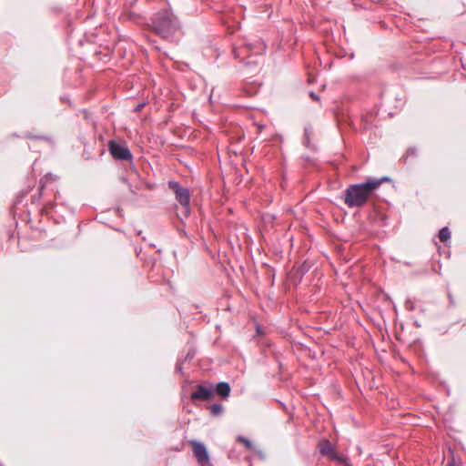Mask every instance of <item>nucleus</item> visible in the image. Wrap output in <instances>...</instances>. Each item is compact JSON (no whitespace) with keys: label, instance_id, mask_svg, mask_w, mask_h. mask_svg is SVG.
<instances>
[{"label":"nucleus","instance_id":"f257e3e1","mask_svg":"<svg viewBox=\"0 0 466 466\" xmlns=\"http://www.w3.org/2000/svg\"><path fill=\"white\" fill-rule=\"evenodd\" d=\"M153 31L163 39L177 43L182 35L177 16L170 9H161L151 18Z\"/></svg>","mask_w":466,"mask_h":466},{"label":"nucleus","instance_id":"f03ea898","mask_svg":"<svg viewBox=\"0 0 466 466\" xmlns=\"http://www.w3.org/2000/svg\"><path fill=\"white\" fill-rule=\"evenodd\" d=\"M388 177L370 178L363 183L350 185L344 192V202L349 208H360L365 205L371 193L383 182L389 181Z\"/></svg>","mask_w":466,"mask_h":466},{"label":"nucleus","instance_id":"7ed1b4c3","mask_svg":"<svg viewBox=\"0 0 466 466\" xmlns=\"http://www.w3.org/2000/svg\"><path fill=\"white\" fill-rule=\"evenodd\" d=\"M319 451L320 454L331 461L339 465L350 466V460L347 456L337 452L335 446L327 439H322L319 442Z\"/></svg>","mask_w":466,"mask_h":466},{"label":"nucleus","instance_id":"20e7f679","mask_svg":"<svg viewBox=\"0 0 466 466\" xmlns=\"http://www.w3.org/2000/svg\"><path fill=\"white\" fill-rule=\"evenodd\" d=\"M168 188L175 194L177 201L183 207L185 216L190 212V191L187 187H182L178 181H168Z\"/></svg>","mask_w":466,"mask_h":466},{"label":"nucleus","instance_id":"39448f33","mask_svg":"<svg viewBox=\"0 0 466 466\" xmlns=\"http://www.w3.org/2000/svg\"><path fill=\"white\" fill-rule=\"evenodd\" d=\"M108 150L111 156L116 160L131 161L133 158V155L129 148L115 140L109 141Z\"/></svg>","mask_w":466,"mask_h":466},{"label":"nucleus","instance_id":"423d86ee","mask_svg":"<svg viewBox=\"0 0 466 466\" xmlns=\"http://www.w3.org/2000/svg\"><path fill=\"white\" fill-rule=\"evenodd\" d=\"M189 443L198 464L206 466L209 462V454L204 443L196 440H191Z\"/></svg>","mask_w":466,"mask_h":466},{"label":"nucleus","instance_id":"0eeeda50","mask_svg":"<svg viewBox=\"0 0 466 466\" xmlns=\"http://www.w3.org/2000/svg\"><path fill=\"white\" fill-rule=\"evenodd\" d=\"M128 190L133 195V197L128 200L130 204L134 206H143L149 201V196L140 192V185H129Z\"/></svg>","mask_w":466,"mask_h":466},{"label":"nucleus","instance_id":"6e6552de","mask_svg":"<svg viewBox=\"0 0 466 466\" xmlns=\"http://www.w3.org/2000/svg\"><path fill=\"white\" fill-rule=\"evenodd\" d=\"M214 396V386L211 384L208 387L204 385H198L190 398L192 400H209Z\"/></svg>","mask_w":466,"mask_h":466},{"label":"nucleus","instance_id":"1a4fd4ad","mask_svg":"<svg viewBox=\"0 0 466 466\" xmlns=\"http://www.w3.org/2000/svg\"><path fill=\"white\" fill-rule=\"evenodd\" d=\"M231 388L228 382L220 381L214 387V393L226 400L229 397Z\"/></svg>","mask_w":466,"mask_h":466},{"label":"nucleus","instance_id":"9d476101","mask_svg":"<svg viewBox=\"0 0 466 466\" xmlns=\"http://www.w3.org/2000/svg\"><path fill=\"white\" fill-rule=\"evenodd\" d=\"M25 137L27 138H30V139L46 141L47 143H49L51 145L54 144L53 138L50 137H47V136H35V135H33L32 133L28 132L25 135Z\"/></svg>","mask_w":466,"mask_h":466},{"label":"nucleus","instance_id":"9b49d317","mask_svg":"<svg viewBox=\"0 0 466 466\" xmlns=\"http://www.w3.org/2000/svg\"><path fill=\"white\" fill-rule=\"evenodd\" d=\"M439 238L441 242H446L451 238V231L448 227H443L440 229Z\"/></svg>","mask_w":466,"mask_h":466},{"label":"nucleus","instance_id":"f8f14e48","mask_svg":"<svg viewBox=\"0 0 466 466\" xmlns=\"http://www.w3.org/2000/svg\"><path fill=\"white\" fill-rule=\"evenodd\" d=\"M237 441L238 442H241L245 445L246 449L248 450V451H256V448L255 446L253 445V443L251 442V441H249L248 439H247L246 437L244 436H238L237 438Z\"/></svg>","mask_w":466,"mask_h":466},{"label":"nucleus","instance_id":"ddd939ff","mask_svg":"<svg viewBox=\"0 0 466 466\" xmlns=\"http://www.w3.org/2000/svg\"><path fill=\"white\" fill-rule=\"evenodd\" d=\"M223 411V406L220 403H214L210 406V412L213 416H218Z\"/></svg>","mask_w":466,"mask_h":466},{"label":"nucleus","instance_id":"4468645a","mask_svg":"<svg viewBox=\"0 0 466 466\" xmlns=\"http://www.w3.org/2000/svg\"><path fill=\"white\" fill-rule=\"evenodd\" d=\"M244 65L247 66V67H252V68H255L257 69L259 66V62L257 60V59H250V60H247Z\"/></svg>","mask_w":466,"mask_h":466},{"label":"nucleus","instance_id":"2eb2a0df","mask_svg":"<svg viewBox=\"0 0 466 466\" xmlns=\"http://www.w3.org/2000/svg\"><path fill=\"white\" fill-rule=\"evenodd\" d=\"M44 187H45V184L41 181V182H40V187H39V192H38V194H37V195H34V196L32 197V202H33V203L37 202V201L41 198V197H42V191H43Z\"/></svg>","mask_w":466,"mask_h":466},{"label":"nucleus","instance_id":"dca6fc26","mask_svg":"<svg viewBox=\"0 0 466 466\" xmlns=\"http://www.w3.org/2000/svg\"><path fill=\"white\" fill-rule=\"evenodd\" d=\"M417 155V148L414 147H410L407 149V156L404 157V160L407 159L408 156H416Z\"/></svg>","mask_w":466,"mask_h":466},{"label":"nucleus","instance_id":"f3484780","mask_svg":"<svg viewBox=\"0 0 466 466\" xmlns=\"http://www.w3.org/2000/svg\"><path fill=\"white\" fill-rule=\"evenodd\" d=\"M405 307L409 310H414L415 309L414 303L410 299L405 301Z\"/></svg>","mask_w":466,"mask_h":466},{"label":"nucleus","instance_id":"a211bd4d","mask_svg":"<svg viewBox=\"0 0 466 466\" xmlns=\"http://www.w3.org/2000/svg\"><path fill=\"white\" fill-rule=\"evenodd\" d=\"M195 354H196L195 350L190 349V350L187 351V356H186L185 360H191V359H193V358H194V356H195Z\"/></svg>","mask_w":466,"mask_h":466},{"label":"nucleus","instance_id":"6ab92c4d","mask_svg":"<svg viewBox=\"0 0 466 466\" xmlns=\"http://www.w3.org/2000/svg\"><path fill=\"white\" fill-rule=\"evenodd\" d=\"M55 207V203L54 202H48L45 205V210L46 212H48L49 209H52L53 208Z\"/></svg>","mask_w":466,"mask_h":466},{"label":"nucleus","instance_id":"aec40b11","mask_svg":"<svg viewBox=\"0 0 466 466\" xmlns=\"http://www.w3.org/2000/svg\"><path fill=\"white\" fill-rule=\"evenodd\" d=\"M176 371L178 373H183V368H182V362L178 361V363L176 366Z\"/></svg>","mask_w":466,"mask_h":466},{"label":"nucleus","instance_id":"412c9836","mask_svg":"<svg viewBox=\"0 0 466 466\" xmlns=\"http://www.w3.org/2000/svg\"><path fill=\"white\" fill-rule=\"evenodd\" d=\"M309 96L315 101H319V96L313 91L309 92Z\"/></svg>","mask_w":466,"mask_h":466},{"label":"nucleus","instance_id":"4be33fe9","mask_svg":"<svg viewBox=\"0 0 466 466\" xmlns=\"http://www.w3.org/2000/svg\"><path fill=\"white\" fill-rule=\"evenodd\" d=\"M120 180H121L123 183L127 184L128 187H129V185H132L131 183H129L128 179H127L126 177H120Z\"/></svg>","mask_w":466,"mask_h":466},{"label":"nucleus","instance_id":"5701e85b","mask_svg":"<svg viewBox=\"0 0 466 466\" xmlns=\"http://www.w3.org/2000/svg\"><path fill=\"white\" fill-rule=\"evenodd\" d=\"M305 138H306L305 145L308 147L309 143V134H308V129L307 128L305 129Z\"/></svg>","mask_w":466,"mask_h":466},{"label":"nucleus","instance_id":"b1692460","mask_svg":"<svg viewBox=\"0 0 466 466\" xmlns=\"http://www.w3.org/2000/svg\"><path fill=\"white\" fill-rule=\"evenodd\" d=\"M446 466H455L454 458H451V460L447 462Z\"/></svg>","mask_w":466,"mask_h":466},{"label":"nucleus","instance_id":"393cba45","mask_svg":"<svg viewBox=\"0 0 466 466\" xmlns=\"http://www.w3.org/2000/svg\"><path fill=\"white\" fill-rule=\"evenodd\" d=\"M448 298H449L450 303L451 305H454V298L451 296V293H448Z\"/></svg>","mask_w":466,"mask_h":466},{"label":"nucleus","instance_id":"a878e982","mask_svg":"<svg viewBox=\"0 0 466 466\" xmlns=\"http://www.w3.org/2000/svg\"><path fill=\"white\" fill-rule=\"evenodd\" d=\"M144 104H139L136 106L135 111H139L143 107Z\"/></svg>","mask_w":466,"mask_h":466},{"label":"nucleus","instance_id":"bb28decb","mask_svg":"<svg viewBox=\"0 0 466 466\" xmlns=\"http://www.w3.org/2000/svg\"><path fill=\"white\" fill-rule=\"evenodd\" d=\"M258 456H259L261 459H263V458H264V454H263V452H262V451H258Z\"/></svg>","mask_w":466,"mask_h":466},{"label":"nucleus","instance_id":"cd10ccee","mask_svg":"<svg viewBox=\"0 0 466 466\" xmlns=\"http://www.w3.org/2000/svg\"><path fill=\"white\" fill-rule=\"evenodd\" d=\"M234 56H235L236 58L238 57V54L237 53V51H234Z\"/></svg>","mask_w":466,"mask_h":466},{"label":"nucleus","instance_id":"c85d7f7f","mask_svg":"<svg viewBox=\"0 0 466 466\" xmlns=\"http://www.w3.org/2000/svg\"><path fill=\"white\" fill-rule=\"evenodd\" d=\"M257 331L259 333L260 332V327H257Z\"/></svg>","mask_w":466,"mask_h":466},{"label":"nucleus","instance_id":"c756f323","mask_svg":"<svg viewBox=\"0 0 466 466\" xmlns=\"http://www.w3.org/2000/svg\"><path fill=\"white\" fill-rule=\"evenodd\" d=\"M305 159H306L307 161H309V160H310V158H309V157H305Z\"/></svg>","mask_w":466,"mask_h":466},{"label":"nucleus","instance_id":"7c9ffc66","mask_svg":"<svg viewBox=\"0 0 466 466\" xmlns=\"http://www.w3.org/2000/svg\"><path fill=\"white\" fill-rule=\"evenodd\" d=\"M147 187L148 188H150V189L152 188V186H151V185H149V184H147Z\"/></svg>","mask_w":466,"mask_h":466}]
</instances>
